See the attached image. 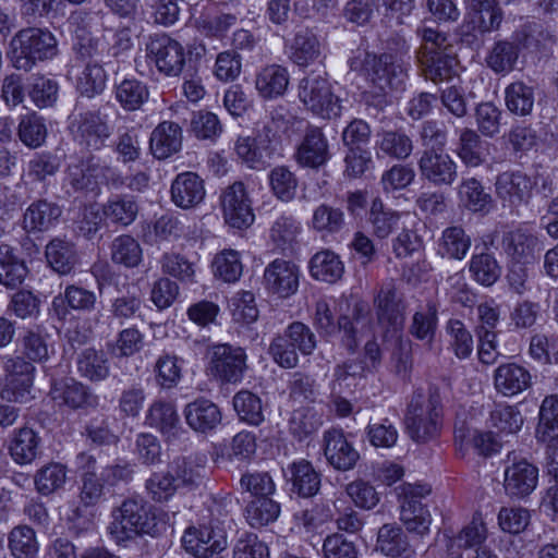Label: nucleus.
<instances>
[{
    "label": "nucleus",
    "mask_w": 558,
    "mask_h": 558,
    "mask_svg": "<svg viewBox=\"0 0 558 558\" xmlns=\"http://www.w3.org/2000/svg\"><path fill=\"white\" fill-rule=\"evenodd\" d=\"M361 74L369 84L365 93L368 105L384 108L387 105V95L404 87L407 68L400 56L385 52L379 56L366 54L361 66Z\"/></svg>",
    "instance_id": "f257e3e1"
},
{
    "label": "nucleus",
    "mask_w": 558,
    "mask_h": 558,
    "mask_svg": "<svg viewBox=\"0 0 558 558\" xmlns=\"http://www.w3.org/2000/svg\"><path fill=\"white\" fill-rule=\"evenodd\" d=\"M553 40L554 36L541 25L526 23L518 27L510 38L495 41L485 61L496 74H508L517 68L522 50L539 49Z\"/></svg>",
    "instance_id": "f03ea898"
},
{
    "label": "nucleus",
    "mask_w": 558,
    "mask_h": 558,
    "mask_svg": "<svg viewBox=\"0 0 558 558\" xmlns=\"http://www.w3.org/2000/svg\"><path fill=\"white\" fill-rule=\"evenodd\" d=\"M112 521L108 526L109 534L122 544L142 534L158 532V519L154 507L142 497H130L111 512Z\"/></svg>",
    "instance_id": "7ed1b4c3"
},
{
    "label": "nucleus",
    "mask_w": 558,
    "mask_h": 558,
    "mask_svg": "<svg viewBox=\"0 0 558 558\" xmlns=\"http://www.w3.org/2000/svg\"><path fill=\"white\" fill-rule=\"evenodd\" d=\"M441 424L442 407L439 392H414L405 414V428L411 439L427 442L439 435Z\"/></svg>",
    "instance_id": "20e7f679"
},
{
    "label": "nucleus",
    "mask_w": 558,
    "mask_h": 558,
    "mask_svg": "<svg viewBox=\"0 0 558 558\" xmlns=\"http://www.w3.org/2000/svg\"><path fill=\"white\" fill-rule=\"evenodd\" d=\"M57 53L58 41L48 29L27 27L11 39V61L17 70L31 71L37 62L52 59Z\"/></svg>",
    "instance_id": "39448f33"
},
{
    "label": "nucleus",
    "mask_w": 558,
    "mask_h": 558,
    "mask_svg": "<svg viewBox=\"0 0 558 558\" xmlns=\"http://www.w3.org/2000/svg\"><path fill=\"white\" fill-rule=\"evenodd\" d=\"M299 98L307 110L323 119L341 114L342 100L326 74L310 73L300 81Z\"/></svg>",
    "instance_id": "423d86ee"
},
{
    "label": "nucleus",
    "mask_w": 558,
    "mask_h": 558,
    "mask_svg": "<svg viewBox=\"0 0 558 558\" xmlns=\"http://www.w3.org/2000/svg\"><path fill=\"white\" fill-rule=\"evenodd\" d=\"M494 186L502 208L513 213L530 203L535 181L521 170H507L496 177Z\"/></svg>",
    "instance_id": "0eeeda50"
},
{
    "label": "nucleus",
    "mask_w": 558,
    "mask_h": 558,
    "mask_svg": "<svg viewBox=\"0 0 558 558\" xmlns=\"http://www.w3.org/2000/svg\"><path fill=\"white\" fill-rule=\"evenodd\" d=\"M207 371L215 379L236 384L242 380L246 369V354L240 347L216 344L208 351Z\"/></svg>",
    "instance_id": "6e6552de"
},
{
    "label": "nucleus",
    "mask_w": 558,
    "mask_h": 558,
    "mask_svg": "<svg viewBox=\"0 0 558 558\" xmlns=\"http://www.w3.org/2000/svg\"><path fill=\"white\" fill-rule=\"evenodd\" d=\"M5 379L1 391L3 399L26 403L31 399L35 366L23 356L9 357L4 363Z\"/></svg>",
    "instance_id": "1a4fd4ad"
},
{
    "label": "nucleus",
    "mask_w": 558,
    "mask_h": 558,
    "mask_svg": "<svg viewBox=\"0 0 558 558\" xmlns=\"http://www.w3.org/2000/svg\"><path fill=\"white\" fill-rule=\"evenodd\" d=\"M220 206L225 222L231 228L246 229L255 220L252 199L241 181H235L222 190Z\"/></svg>",
    "instance_id": "9d476101"
},
{
    "label": "nucleus",
    "mask_w": 558,
    "mask_h": 558,
    "mask_svg": "<svg viewBox=\"0 0 558 558\" xmlns=\"http://www.w3.org/2000/svg\"><path fill=\"white\" fill-rule=\"evenodd\" d=\"M313 324L317 331L324 336H331L336 332H343L344 345L354 351L357 347V330L360 318L352 322L348 316H341L337 319L332 310V304L327 299H319L315 303L313 313Z\"/></svg>",
    "instance_id": "9b49d317"
},
{
    "label": "nucleus",
    "mask_w": 558,
    "mask_h": 558,
    "mask_svg": "<svg viewBox=\"0 0 558 558\" xmlns=\"http://www.w3.org/2000/svg\"><path fill=\"white\" fill-rule=\"evenodd\" d=\"M421 178L435 186H450L458 178V166L453 158L441 148L425 149L418 161Z\"/></svg>",
    "instance_id": "f8f14e48"
},
{
    "label": "nucleus",
    "mask_w": 558,
    "mask_h": 558,
    "mask_svg": "<svg viewBox=\"0 0 558 558\" xmlns=\"http://www.w3.org/2000/svg\"><path fill=\"white\" fill-rule=\"evenodd\" d=\"M72 132L80 146L89 150H98L111 136L112 128L99 112L87 111L78 114L72 122Z\"/></svg>",
    "instance_id": "ddd939ff"
},
{
    "label": "nucleus",
    "mask_w": 558,
    "mask_h": 558,
    "mask_svg": "<svg viewBox=\"0 0 558 558\" xmlns=\"http://www.w3.org/2000/svg\"><path fill=\"white\" fill-rule=\"evenodd\" d=\"M265 289L279 298H289L299 289L300 268L291 260L276 258L264 270Z\"/></svg>",
    "instance_id": "4468645a"
},
{
    "label": "nucleus",
    "mask_w": 558,
    "mask_h": 558,
    "mask_svg": "<svg viewBox=\"0 0 558 558\" xmlns=\"http://www.w3.org/2000/svg\"><path fill=\"white\" fill-rule=\"evenodd\" d=\"M378 324L388 332H398L404 325L405 305L392 284L383 287L374 300Z\"/></svg>",
    "instance_id": "2eb2a0df"
},
{
    "label": "nucleus",
    "mask_w": 558,
    "mask_h": 558,
    "mask_svg": "<svg viewBox=\"0 0 558 558\" xmlns=\"http://www.w3.org/2000/svg\"><path fill=\"white\" fill-rule=\"evenodd\" d=\"M50 396L59 405H65L72 410L95 409L99 404V397L88 386L73 378L54 381Z\"/></svg>",
    "instance_id": "dca6fc26"
},
{
    "label": "nucleus",
    "mask_w": 558,
    "mask_h": 558,
    "mask_svg": "<svg viewBox=\"0 0 558 558\" xmlns=\"http://www.w3.org/2000/svg\"><path fill=\"white\" fill-rule=\"evenodd\" d=\"M183 549L195 558H207L222 551L227 545V536L220 530L208 526L190 527L181 538Z\"/></svg>",
    "instance_id": "f3484780"
},
{
    "label": "nucleus",
    "mask_w": 558,
    "mask_h": 558,
    "mask_svg": "<svg viewBox=\"0 0 558 558\" xmlns=\"http://www.w3.org/2000/svg\"><path fill=\"white\" fill-rule=\"evenodd\" d=\"M330 158L328 140L323 131L316 126L308 128L295 153L298 163L316 169L326 165Z\"/></svg>",
    "instance_id": "a211bd4d"
},
{
    "label": "nucleus",
    "mask_w": 558,
    "mask_h": 558,
    "mask_svg": "<svg viewBox=\"0 0 558 558\" xmlns=\"http://www.w3.org/2000/svg\"><path fill=\"white\" fill-rule=\"evenodd\" d=\"M101 173L105 180L110 181L114 186L124 184L121 175L109 167H99L90 162L77 161L71 163L66 170V181L76 191L81 190H93L98 181V177Z\"/></svg>",
    "instance_id": "6ab92c4d"
},
{
    "label": "nucleus",
    "mask_w": 558,
    "mask_h": 558,
    "mask_svg": "<svg viewBox=\"0 0 558 558\" xmlns=\"http://www.w3.org/2000/svg\"><path fill=\"white\" fill-rule=\"evenodd\" d=\"M538 482V469L522 459L512 461L505 469L504 487L510 497L522 498L529 496Z\"/></svg>",
    "instance_id": "aec40b11"
},
{
    "label": "nucleus",
    "mask_w": 558,
    "mask_h": 558,
    "mask_svg": "<svg viewBox=\"0 0 558 558\" xmlns=\"http://www.w3.org/2000/svg\"><path fill=\"white\" fill-rule=\"evenodd\" d=\"M324 454L336 470L348 471L354 468L360 454L348 441L342 430L330 429L324 433Z\"/></svg>",
    "instance_id": "412c9836"
},
{
    "label": "nucleus",
    "mask_w": 558,
    "mask_h": 558,
    "mask_svg": "<svg viewBox=\"0 0 558 558\" xmlns=\"http://www.w3.org/2000/svg\"><path fill=\"white\" fill-rule=\"evenodd\" d=\"M501 245L512 262L523 264H531L539 251L537 236L523 228L506 232Z\"/></svg>",
    "instance_id": "4be33fe9"
},
{
    "label": "nucleus",
    "mask_w": 558,
    "mask_h": 558,
    "mask_svg": "<svg viewBox=\"0 0 558 558\" xmlns=\"http://www.w3.org/2000/svg\"><path fill=\"white\" fill-rule=\"evenodd\" d=\"M41 438L28 426L14 429L8 439V451L12 460L20 465L32 463L40 450Z\"/></svg>",
    "instance_id": "5701e85b"
},
{
    "label": "nucleus",
    "mask_w": 558,
    "mask_h": 558,
    "mask_svg": "<svg viewBox=\"0 0 558 558\" xmlns=\"http://www.w3.org/2000/svg\"><path fill=\"white\" fill-rule=\"evenodd\" d=\"M532 384L530 372L522 365L511 362L499 365L494 372V385L504 396H515Z\"/></svg>",
    "instance_id": "b1692460"
},
{
    "label": "nucleus",
    "mask_w": 558,
    "mask_h": 558,
    "mask_svg": "<svg viewBox=\"0 0 558 558\" xmlns=\"http://www.w3.org/2000/svg\"><path fill=\"white\" fill-rule=\"evenodd\" d=\"M187 425L198 433H207L215 429L222 420V414L213 401L199 398L190 402L183 411Z\"/></svg>",
    "instance_id": "393cba45"
},
{
    "label": "nucleus",
    "mask_w": 558,
    "mask_h": 558,
    "mask_svg": "<svg viewBox=\"0 0 558 558\" xmlns=\"http://www.w3.org/2000/svg\"><path fill=\"white\" fill-rule=\"evenodd\" d=\"M96 303L93 291L77 286H68L63 294L53 298L51 310L59 319H65L69 308L74 311H92Z\"/></svg>",
    "instance_id": "a878e982"
},
{
    "label": "nucleus",
    "mask_w": 558,
    "mask_h": 558,
    "mask_svg": "<svg viewBox=\"0 0 558 558\" xmlns=\"http://www.w3.org/2000/svg\"><path fill=\"white\" fill-rule=\"evenodd\" d=\"M75 363L78 375L88 381L100 383L110 375V361L102 350L83 349L77 353Z\"/></svg>",
    "instance_id": "bb28decb"
},
{
    "label": "nucleus",
    "mask_w": 558,
    "mask_h": 558,
    "mask_svg": "<svg viewBox=\"0 0 558 558\" xmlns=\"http://www.w3.org/2000/svg\"><path fill=\"white\" fill-rule=\"evenodd\" d=\"M61 208L47 199L33 202L24 213L23 227L27 232H44L53 227L61 216Z\"/></svg>",
    "instance_id": "cd10ccee"
},
{
    "label": "nucleus",
    "mask_w": 558,
    "mask_h": 558,
    "mask_svg": "<svg viewBox=\"0 0 558 558\" xmlns=\"http://www.w3.org/2000/svg\"><path fill=\"white\" fill-rule=\"evenodd\" d=\"M377 549L392 558H415V551L410 546L407 535L395 524H384L379 529Z\"/></svg>",
    "instance_id": "c85d7f7f"
},
{
    "label": "nucleus",
    "mask_w": 558,
    "mask_h": 558,
    "mask_svg": "<svg viewBox=\"0 0 558 558\" xmlns=\"http://www.w3.org/2000/svg\"><path fill=\"white\" fill-rule=\"evenodd\" d=\"M459 204L472 213L487 214L494 206L492 195L475 178L463 179L458 187Z\"/></svg>",
    "instance_id": "c756f323"
},
{
    "label": "nucleus",
    "mask_w": 558,
    "mask_h": 558,
    "mask_svg": "<svg viewBox=\"0 0 558 558\" xmlns=\"http://www.w3.org/2000/svg\"><path fill=\"white\" fill-rule=\"evenodd\" d=\"M323 46L316 34L308 28L298 31L290 45L289 58L299 66H308L318 60Z\"/></svg>",
    "instance_id": "7c9ffc66"
},
{
    "label": "nucleus",
    "mask_w": 558,
    "mask_h": 558,
    "mask_svg": "<svg viewBox=\"0 0 558 558\" xmlns=\"http://www.w3.org/2000/svg\"><path fill=\"white\" fill-rule=\"evenodd\" d=\"M292 492L307 498L317 494L320 487V475L306 460L293 462L288 468Z\"/></svg>",
    "instance_id": "2f4dec72"
},
{
    "label": "nucleus",
    "mask_w": 558,
    "mask_h": 558,
    "mask_svg": "<svg viewBox=\"0 0 558 558\" xmlns=\"http://www.w3.org/2000/svg\"><path fill=\"white\" fill-rule=\"evenodd\" d=\"M288 85L287 69L277 64L263 68L255 78V87L263 98L271 99L283 95Z\"/></svg>",
    "instance_id": "473e14b6"
},
{
    "label": "nucleus",
    "mask_w": 558,
    "mask_h": 558,
    "mask_svg": "<svg viewBox=\"0 0 558 558\" xmlns=\"http://www.w3.org/2000/svg\"><path fill=\"white\" fill-rule=\"evenodd\" d=\"M417 61L426 78L438 82L452 76L457 63L454 57L442 50L417 54Z\"/></svg>",
    "instance_id": "72a5a7b5"
},
{
    "label": "nucleus",
    "mask_w": 558,
    "mask_h": 558,
    "mask_svg": "<svg viewBox=\"0 0 558 558\" xmlns=\"http://www.w3.org/2000/svg\"><path fill=\"white\" fill-rule=\"evenodd\" d=\"M414 145L412 138L401 131H383L377 134L376 154L396 160H405L411 156Z\"/></svg>",
    "instance_id": "f704fd0d"
},
{
    "label": "nucleus",
    "mask_w": 558,
    "mask_h": 558,
    "mask_svg": "<svg viewBox=\"0 0 558 558\" xmlns=\"http://www.w3.org/2000/svg\"><path fill=\"white\" fill-rule=\"evenodd\" d=\"M488 144L471 129H462L459 134L457 155L468 167H478L485 162Z\"/></svg>",
    "instance_id": "c9c22d12"
},
{
    "label": "nucleus",
    "mask_w": 558,
    "mask_h": 558,
    "mask_svg": "<svg viewBox=\"0 0 558 558\" xmlns=\"http://www.w3.org/2000/svg\"><path fill=\"white\" fill-rule=\"evenodd\" d=\"M310 272L317 280L333 283L342 277L344 265L336 253L323 250L311 258Z\"/></svg>",
    "instance_id": "e433bc0d"
},
{
    "label": "nucleus",
    "mask_w": 558,
    "mask_h": 558,
    "mask_svg": "<svg viewBox=\"0 0 558 558\" xmlns=\"http://www.w3.org/2000/svg\"><path fill=\"white\" fill-rule=\"evenodd\" d=\"M536 436L543 442L558 446V396H548L543 400Z\"/></svg>",
    "instance_id": "4c0bfd02"
},
{
    "label": "nucleus",
    "mask_w": 558,
    "mask_h": 558,
    "mask_svg": "<svg viewBox=\"0 0 558 558\" xmlns=\"http://www.w3.org/2000/svg\"><path fill=\"white\" fill-rule=\"evenodd\" d=\"M27 267L15 254V251L7 245H0V283L9 288H15L24 281Z\"/></svg>",
    "instance_id": "58836bf2"
},
{
    "label": "nucleus",
    "mask_w": 558,
    "mask_h": 558,
    "mask_svg": "<svg viewBox=\"0 0 558 558\" xmlns=\"http://www.w3.org/2000/svg\"><path fill=\"white\" fill-rule=\"evenodd\" d=\"M206 461L207 458L203 453H191L182 458V462L177 468V493L179 490L189 493L199 485L201 472Z\"/></svg>",
    "instance_id": "ea45409f"
},
{
    "label": "nucleus",
    "mask_w": 558,
    "mask_h": 558,
    "mask_svg": "<svg viewBox=\"0 0 558 558\" xmlns=\"http://www.w3.org/2000/svg\"><path fill=\"white\" fill-rule=\"evenodd\" d=\"M204 196V183L196 173L183 172L177 175V207L192 208L199 204Z\"/></svg>",
    "instance_id": "a19ab883"
},
{
    "label": "nucleus",
    "mask_w": 558,
    "mask_h": 558,
    "mask_svg": "<svg viewBox=\"0 0 558 558\" xmlns=\"http://www.w3.org/2000/svg\"><path fill=\"white\" fill-rule=\"evenodd\" d=\"M471 246V238L459 226L448 227L442 231L438 253L450 259H462Z\"/></svg>",
    "instance_id": "79ce46f5"
},
{
    "label": "nucleus",
    "mask_w": 558,
    "mask_h": 558,
    "mask_svg": "<svg viewBox=\"0 0 558 558\" xmlns=\"http://www.w3.org/2000/svg\"><path fill=\"white\" fill-rule=\"evenodd\" d=\"M8 547L14 558H35L39 544L35 531L27 525H17L8 536Z\"/></svg>",
    "instance_id": "37998d69"
},
{
    "label": "nucleus",
    "mask_w": 558,
    "mask_h": 558,
    "mask_svg": "<svg viewBox=\"0 0 558 558\" xmlns=\"http://www.w3.org/2000/svg\"><path fill=\"white\" fill-rule=\"evenodd\" d=\"M111 259L126 268L137 267L143 259L140 243L131 235H119L111 243Z\"/></svg>",
    "instance_id": "c03bdc74"
},
{
    "label": "nucleus",
    "mask_w": 558,
    "mask_h": 558,
    "mask_svg": "<svg viewBox=\"0 0 558 558\" xmlns=\"http://www.w3.org/2000/svg\"><path fill=\"white\" fill-rule=\"evenodd\" d=\"M280 505L269 497L254 498L245 508V518L252 527L265 526L278 519Z\"/></svg>",
    "instance_id": "a18cd8bd"
},
{
    "label": "nucleus",
    "mask_w": 558,
    "mask_h": 558,
    "mask_svg": "<svg viewBox=\"0 0 558 558\" xmlns=\"http://www.w3.org/2000/svg\"><path fill=\"white\" fill-rule=\"evenodd\" d=\"M506 106L514 114L527 116L534 106V89L522 81L508 85L505 89Z\"/></svg>",
    "instance_id": "49530a36"
},
{
    "label": "nucleus",
    "mask_w": 558,
    "mask_h": 558,
    "mask_svg": "<svg viewBox=\"0 0 558 558\" xmlns=\"http://www.w3.org/2000/svg\"><path fill=\"white\" fill-rule=\"evenodd\" d=\"M344 225V213L340 208L320 204L313 211L311 227L319 233H338Z\"/></svg>",
    "instance_id": "de8ad7c7"
},
{
    "label": "nucleus",
    "mask_w": 558,
    "mask_h": 558,
    "mask_svg": "<svg viewBox=\"0 0 558 558\" xmlns=\"http://www.w3.org/2000/svg\"><path fill=\"white\" fill-rule=\"evenodd\" d=\"M222 131L223 128L217 114L205 110L192 112L187 132L197 140L215 141L221 135Z\"/></svg>",
    "instance_id": "09e8293b"
},
{
    "label": "nucleus",
    "mask_w": 558,
    "mask_h": 558,
    "mask_svg": "<svg viewBox=\"0 0 558 558\" xmlns=\"http://www.w3.org/2000/svg\"><path fill=\"white\" fill-rule=\"evenodd\" d=\"M173 40L167 35L154 37L147 46L148 58L166 76L171 75L173 71Z\"/></svg>",
    "instance_id": "8fccbe9b"
},
{
    "label": "nucleus",
    "mask_w": 558,
    "mask_h": 558,
    "mask_svg": "<svg viewBox=\"0 0 558 558\" xmlns=\"http://www.w3.org/2000/svg\"><path fill=\"white\" fill-rule=\"evenodd\" d=\"M47 126L41 117L32 113L23 116L17 125V136L28 148L40 147L47 137Z\"/></svg>",
    "instance_id": "3c124183"
},
{
    "label": "nucleus",
    "mask_w": 558,
    "mask_h": 558,
    "mask_svg": "<svg viewBox=\"0 0 558 558\" xmlns=\"http://www.w3.org/2000/svg\"><path fill=\"white\" fill-rule=\"evenodd\" d=\"M400 215L398 213L385 209L383 202L376 198L372 203L369 210V222L373 234L378 239L388 238L398 229Z\"/></svg>",
    "instance_id": "603ef678"
},
{
    "label": "nucleus",
    "mask_w": 558,
    "mask_h": 558,
    "mask_svg": "<svg viewBox=\"0 0 558 558\" xmlns=\"http://www.w3.org/2000/svg\"><path fill=\"white\" fill-rule=\"evenodd\" d=\"M48 264L59 274H69L75 264L73 245L60 239H53L46 246Z\"/></svg>",
    "instance_id": "864d4df0"
},
{
    "label": "nucleus",
    "mask_w": 558,
    "mask_h": 558,
    "mask_svg": "<svg viewBox=\"0 0 558 558\" xmlns=\"http://www.w3.org/2000/svg\"><path fill=\"white\" fill-rule=\"evenodd\" d=\"M66 481V469L61 463H49L39 469L34 477L36 490L48 496L60 489Z\"/></svg>",
    "instance_id": "5fc2aeb1"
},
{
    "label": "nucleus",
    "mask_w": 558,
    "mask_h": 558,
    "mask_svg": "<svg viewBox=\"0 0 558 558\" xmlns=\"http://www.w3.org/2000/svg\"><path fill=\"white\" fill-rule=\"evenodd\" d=\"M469 270L473 279L485 287L493 286L501 274L495 257L486 253L474 255L470 260Z\"/></svg>",
    "instance_id": "6e6d98bb"
},
{
    "label": "nucleus",
    "mask_w": 558,
    "mask_h": 558,
    "mask_svg": "<svg viewBox=\"0 0 558 558\" xmlns=\"http://www.w3.org/2000/svg\"><path fill=\"white\" fill-rule=\"evenodd\" d=\"M116 97L124 109L137 110L147 101L149 92L137 80H124L117 86Z\"/></svg>",
    "instance_id": "4d7b16f0"
},
{
    "label": "nucleus",
    "mask_w": 558,
    "mask_h": 558,
    "mask_svg": "<svg viewBox=\"0 0 558 558\" xmlns=\"http://www.w3.org/2000/svg\"><path fill=\"white\" fill-rule=\"evenodd\" d=\"M233 407L240 418L248 424L258 425L264 421L260 399L247 390L233 397Z\"/></svg>",
    "instance_id": "13d9d810"
},
{
    "label": "nucleus",
    "mask_w": 558,
    "mask_h": 558,
    "mask_svg": "<svg viewBox=\"0 0 558 558\" xmlns=\"http://www.w3.org/2000/svg\"><path fill=\"white\" fill-rule=\"evenodd\" d=\"M450 345L457 357L468 359L474 349L473 336L460 319L451 318L446 325Z\"/></svg>",
    "instance_id": "bf43d9fd"
},
{
    "label": "nucleus",
    "mask_w": 558,
    "mask_h": 558,
    "mask_svg": "<svg viewBox=\"0 0 558 558\" xmlns=\"http://www.w3.org/2000/svg\"><path fill=\"white\" fill-rule=\"evenodd\" d=\"M107 75L98 62H88L77 78V89L88 98L100 94L106 86Z\"/></svg>",
    "instance_id": "052dcab7"
},
{
    "label": "nucleus",
    "mask_w": 558,
    "mask_h": 558,
    "mask_svg": "<svg viewBox=\"0 0 558 558\" xmlns=\"http://www.w3.org/2000/svg\"><path fill=\"white\" fill-rule=\"evenodd\" d=\"M323 424L322 415L314 408L302 407L292 412L290 430L299 439L316 432Z\"/></svg>",
    "instance_id": "680f3d73"
},
{
    "label": "nucleus",
    "mask_w": 558,
    "mask_h": 558,
    "mask_svg": "<svg viewBox=\"0 0 558 558\" xmlns=\"http://www.w3.org/2000/svg\"><path fill=\"white\" fill-rule=\"evenodd\" d=\"M136 203L129 197H117L104 205L102 213L106 219L112 223L129 226L137 215Z\"/></svg>",
    "instance_id": "e2e57ef3"
},
{
    "label": "nucleus",
    "mask_w": 558,
    "mask_h": 558,
    "mask_svg": "<svg viewBox=\"0 0 558 558\" xmlns=\"http://www.w3.org/2000/svg\"><path fill=\"white\" fill-rule=\"evenodd\" d=\"M269 183L272 193L282 202H290L296 195L298 179L286 167H276L269 173Z\"/></svg>",
    "instance_id": "0e129e2a"
},
{
    "label": "nucleus",
    "mask_w": 558,
    "mask_h": 558,
    "mask_svg": "<svg viewBox=\"0 0 558 558\" xmlns=\"http://www.w3.org/2000/svg\"><path fill=\"white\" fill-rule=\"evenodd\" d=\"M213 267L215 276L225 282L238 281L243 270L239 252L234 250H225L217 254Z\"/></svg>",
    "instance_id": "69168bd1"
},
{
    "label": "nucleus",
    "mask_w": 558,
    "mask_h": 558,
    "mask_svg": "<svg viewBox=\"0 0 558 558\" xmlns=\"http://www.w3.org/2000/svg\"><path fill=\"white\" fill-rule=\"evenodd\" d=\"M436 326L437 307L434 303H427L413 315L410 332L420 340H430L434 337Z\"/></svg>",
    "instance_id": "338daca9"
},
{
    "label": "nucleus",
    "mask_w": 558,
    "mask_h": 558,
    "mask_svg": "<svg viewBox=\"0 0 558 558\" xmlns=\"http://www.w3.org/2000/svg\"><path fill=\"white\" fill-rule=\"evenodd\" d=\"M490 421L501 433L514 434L521 429L523 416L517 407L497 404L490 413Z\"/></svg>",
    "instance_id": "774afa93"
}]
</instances>
